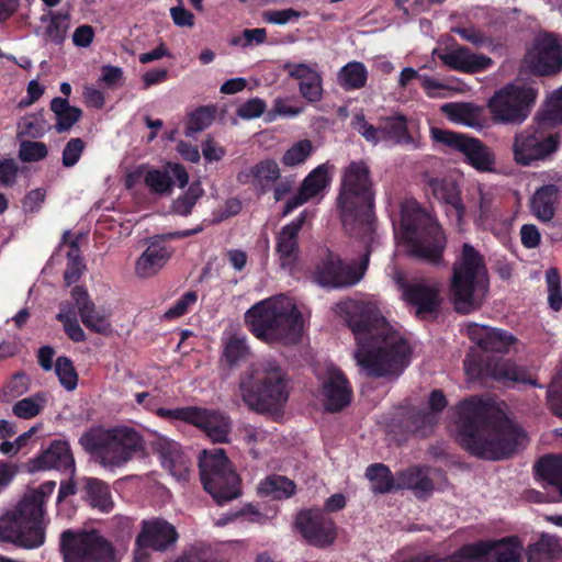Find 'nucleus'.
<instances>
[{"mask_svg":"<svg viewBox=\"0 0 562 562\" xmlns=\"http://www.w3.org/2000/svg\"><path fill=\"white\" fill-rule=\"evenodd\" d=\"M323 403L327 411L338 412L350 403L351 387L342 372L328 366L322 383Z\"/></svg>","mask_w":562,"mask_h":562,"instance_id":"bb28decb","label":"nucleus"},{"mask_svg":"<svg viewBox=\"0 0 562 562\" xmlns=\"http://www.w3.org/2000/svg\"><path fill=\"white\" fill-rule=\"evenodd\" d=\"M281 171L277 161L265 159L238 172L237 180L243 184H251L266 192L280 178Z\"/></svg>","mask_w":562,"mask_h":562,"instance_id":"72a5a7b5","label":"nucleus"},{"mask_svg":"<svg viewBox=\"0 0 562 562\" xmlns=\"http://www.w3.org/2000/svg\"><path fill=\"white\" fill-rule=\"evenodd\" d=\"M302 13L294 9L270 10L263 13L266 22L277 25H284L290 21L300 19Z\"/></svg>","mask_w":562,"mask_h":562,"instance_id":"774afa93","label":"nucleus"},{"mask_svg":"<svg viewBox=\"0 0 562 562\" xmlns=\"http://www.w3.org/2000/svg\"><path fill=\"white\" fill-rule=\"evenodd\" d=\"M245 321L250 331L268 344H295L302 335V314L285 295L258 302L246 312Z\"/></svg>","mask_w":562,"mask_h":562,"instance_id":"20e7f679","label":"nucleus"},{"mask_svg":"<svg viewBox=\"0 0 562 562\" xmlns=\"http://www.w3.org/2000/svg\"><path fill=\"white\" fill-rule=\"evenodd\" d=\"M456 424L461 445L480 458L503 459L527 442L524 430L492 403L477 397L458 405Z\"/></svg>","mask_w":562,"mask_h":562,"instance_id":"f03ea898","label":"nucleus"},{"mask_svg":"<svg viewBox=\"0 0 562 562\" xmlns=\"http://www.w3.org/2000/svg\"><path fill=\"white\" fill-rule=\"evenodd\" d=\"M306 213H301L276 235V258L280 269L291 272L300 257L299 233L305 222Z\"/></svg>","mask_w":562,"mask_h":562,"instance_id":"412c9836","label":"nucleus"},{"mask_svg":"<svg viewBox=\"0 0 562 562\" xmlns=\"http://www.w3.org/2000/svg\"><path fill=\"white\" fill-rule=\"evenodd\" d=\"M47 147L44 143L23 140L20 144L19 157L22 161L31 162L44 159L47 156Z\"/></svg>","mask_w":562,"mask_h":562,"instance_id":"052dcab7","label":"nucleus"},{"mask_svg":"<svg viewBox=\"0 0 562 562\" xmlns=\"http://www.w3.org/2000/svg\"><path fill=\"white\" fill-rule=\"evenodd\" d=\"M488 291L487 269L483 256L470 244L462 246L452 267L450 299L457 312L479 310Z\"/></svg>","mask_w":562,"mask_h":562,"instance_id":"6e6552de","label":"nucleus"},{"mask_svg":"<svg viewBox=\"0 0 562 562\" xmlns=\"http://www.w3.org/2000/svg\"><path fill=\"white\" fill-rule=\"evenodd\" d=\"M50 125L42 114L26 115L18 123V135L20 137L38 138L48 132Z\"/></svg>","mask_w":562,"mask_h":562,"instance_id":"09e8293b","label":"nucleus"},{"mask_svg":"<svg viewBox=\"0 0 562 562\" xmlns=\"http://www.w3.org/2000/svg\"><path fill=\"white\" fill-rule=\"evenodd\" d=\"M33 470H58L75 472V459L65 440H55L33 461Z\"/></svg>","mask_w":562,"mask_h":562,"instance_id":"473e14b6","label":"nucleus"},{"mask_svg":"<svg viewBox=\"0 0 562 562\" xmlns=\"http://www.w3.org/2000/svg\"><path fill=\"white\" fill-rule=\"evenodd\" d=\"M440 60L451 69L463 72H476L492 65V59L471 53L467 47L458 46L439 55Z\"/></svg>","mask_w":562,"mask_h":562,"instance_id":"f704fd0d","label":"nucleus"},{"mask_svg":"<svg viewBox=\"0 0 562 562\" xmlns=\"http://www.w3.org/2000/svg\"><path fill=\"white\" fill-rule=\"evenodd\" d=\"M515 344L516 338L513 335L504 330L492 328L483 350L496 353H508Z\"/></svg>","mask_w":562,"mask_h":562,"instance_id":"864d4df0","label":"nucleus"},{"mask_svg":"<svg viewBox=\"0 0 562 562\" xmlns=\"http://www.w3.org/2000/svg\"><path fill=\"white\" fill-rule=\"evenodd\" d=\"M198 295L194 291L186 292L164 314L165 319H176L186 315L196 303Z\"/></svg>","mask_w":562,"mask_h":562,"instance_id":"13d9d810","label":"nucleus"},{"mask_svg":"<svg viewBox=\"0 0 562 562\" xmlns=\"http://www.w3.org/2000/svg\"><path fill=\"white\" fill-rule=\"evenodd\" d=\"M50 110L56 116L55 128L61 133L71 128L81 117V110L77 106H71L67 99L54 98L50 102Z\"/></svg>","mask_w":562,"mask_h":562,"instance_id":"ea45409f","label":"nucleus"},{"mask_svg":"<svg viewBox=\"0 0 562 562\" xmlns=\"http://www.w3.org/2000/svg\"><path fill=\"white\" fill-rule=\"evenodd\" d=\"M540 115L551 125L562 123V88L548 99Z\"/></svg>","mask_w":562,"mask_h":562,"instance_id":"6e6d98bb","label":"nucleus"},{"mask_svg":"<svg viewBox=\"0 0 562 562\" xmlns=\"http://www.w3.org/2000/svg\"><path fill=\"white\" fill-rule=\"evenodd\" d=\"M55 487V481H46L27 492L14 510L4 514L0 518V542H12L25 549L41 547L45 541L41 525L44 505Z\"/></svg>","mask_w":562,"mask_h":562,"instance_id":"39448f33","label":"nucleus"},{"mask_svg":"<svg viewBox=\"0 0 562 562\" xmlns=\"http://www.w3.org/2000/svg\"><path fill=\"white\" fill-rule=\"evenodd\" d=\"M45 404V395L35 394L16 402L12 407V412L19 418L30 419L38 415Z\"/></svg>","mask_w":562,"mask_h":562,"instance_id":"3c124183","label":"nucleus"},{"mask_svg":"<svg viewBox=\"0 0 562 562\" xmlns=\"http://www.w3.org/2000/svg\"><path fill=\"white\" fill-rule=\"evenodd\" d=\"M69 16L67 13H54L49 11L47 14L41 16L42 23H47V27L45 31V36L50 42L56 44H60L66 35V32L69 27L68 23Z\"/></svg>","mask_w":562,"mask_h":562,"instance_id":"a18cd8bd","label":"nucleus"},{"mask_svg":"<svg viewBox=\"0 0 562 562\" xmlns=\"http://www.w3.org/2000/svg\"><path fill=\"white\" fill-rule=\"evenodd\" d=\"M464 370L467 374L472 379L482 374H486L495 380L504 382L533 383L530 379L527 378V372L525 369L517 367L509 360L488 363L483 372L482 368L476 362H474L470 356H468L464 360Z\"/></svg>","mask_w":562,"mask_h":562,"instance_id":"cd10ccee","label":"nucleus"},{"mask_svg":"<svg viewBox=\"0 0 562 562\" xmlns=\"http://www.w3.org/2000/svg\"><path fill=\"white\" fill-rule=\"evenodd\" d=\"M85 482L90 505L101 512H110L113 508V501L108 485L92 477H87Z\"/></svg>","mask_w":562,"mask_h":562,"instance_id":"37998d69","label":"nucleus"},{"mask_svg":"<svg viewBox=\"0 0 562 562\" xmlns=\"http://www.w3.org/2000/svg\"><path fill=\"white\" fill-rule=\"evenodd\" d=\"M136 175L143 178L146 187L155 194L170 193L173 184L183 188L189 181L184 167L172 162H168L162 169L140 166Z\"/></svg>","mask_w":562,"mask_h":562,"instance_id":"5701e85b","label":"nucleus"},{"mask_svg":"<svg viewBox=\"0 0 562 562\" xmlns=\"http://www.w3.org/2000/svg\"><path fill=\"white\" fill-rule=\"evenodd\" d=\"M82 448L104 468H120L144 449L140 434L128 426L94 427L79 439Z\"/></svg>","mask_w":562,"mask_h":562,"instance_id":"1a4fd4ad","label":"nucleus"},{"mask_svg":"<svg viewBox=\"0 0 562 562\" xmlns=\"http://www.w3.org/2000/svg\"><path fill=\"white\" fill-rule=\"evenodd\" d=\"M258 493L274 499L289 498L295 493V484L283 475L272 474L259 483Z\"/></svg>","mask_w":562,"mask_h":562,"instance_id":"58836bf2","label":"nucleus"},{"mask_svg":"<svg viewBox=\"0 0 562 562\" xmlns=\"http://www.w3.org/2000/svg\"><path fill=\"white\" fill-rule=\"evenodd\" d=\"M250 353L249 347L246 341V337L232 334L224 344L223 358L224 360L234 366L240 361H244Z\"/></svg>","mask_w":562,"mask_h":562,"instance_id":"de8ad7c7","label":"nucleus"},{"mask_svg":"<svg viewBox=\"0 0 562 562\" xmlns=\"http://www.w3.org/2000/svg\"><path fill=\"white\" fill-rule=\"evenodd\" d=\"M536 471L548 491L546 495L532 492L536 502H562V456H548L539 460Z\"/></svg>","mask_w":562,"mask_h":562,"instance_id":"a878e982","label":"nucleus"},{"mask_svg":"<svg viewBox=\"0 0 562 562\" xmlns=\"http://www.w3.org/2000/svg\"><path fill=\"white\" fill-rule=\"evenodd\" d=\"M441 111L457 124L470 127L479 125V110L470 103H446Z\"/></svg>","mask_w":562,"mask_h":562,"instance_id":"79ce46f5","label":"nucleus"},{"mask_svg":"<svg viewBox=\"0 0 562 562\" xmlns=\"http://www.w3.org/2000/svg\"><path fill=\"white\" fill-rule=\"evenodd\" d=\"M522 543L517 537H507L501 540L479 541L464 546L463 552L479 555L485 562H519Z\"/></svg>","mask_w":562,"mask_h":562,"instance_id":"4be33fe9","label":"nucleus"},{"mask_svg":"<svg viewBox=\"0 0 562 562\" xmlns=\"http://www.w3.org/2000/svg\"><path fill=\"white\" fill-rule=\"evenodd\" d=\"M370 250L367 248L358 263L345 265L331 252H328L317 266L314 279L325 288H344L358 283L368 267Z\"/></svg>","mask_w":562,"mask_h":562,"instance_id":"2eb2a0df","label":"nucleus"},{"mask_svg":"<svg viewBox=\"0 0 562 562\" xmlns=\"http://www.w3.org/2000/svg\"><path fill=\"white\" fill-rule=\"evenodd\" d=\"M374 195L367 162L351 161L342 171L337 205L346 231L359 236L366 245L373 240Z\"/></svg>","mask_w":562,"mask_h":562,"instance_id":"7ed1b4c3","label":"nucleus"},{"mask_svg":"<svg viewBox=\"0 0 562 562\" xmlns=\"http://www.w3.org/2000/svg\"><path fill=\"white\" fill-rule=\"evenodd\" d=\"M548 285V301L552 310L559 311L562 307V292L560 288V277L555 269H549L546 272Z\"/></svg>","mask_w":562,"mask_h":562,"instance_id":"680f3d73","label":"nucleus"},{"mask_svg":"<svg viewBox=\"0 0 562 562\" xmlns=\"http://www.w3.org/2000/svg\"><path fill=\"white\" fill-rule=\"evenodd\" d=\"M267 104L262 99L252 98L241 103L236 113L244 120H252L259 117L266 110Z\"/></svg>","mask_w":562,"mask_h":562,"instance_id":"0e129e2a","label":"nucleus"},{"mask_svg":"<svg viewBox=\"0 0 562 562\" xmlns=\"http://www.w3.org/2000/svg\"><path fill=\"white\" fill-rule=\"evenodd\" d=\"M171 255L172 250L162 244V239L159 236L155 237L136 260V276L143 279L156 276L166 266Z\"/></svg>","mask_w":562,"mask_h":562,"instance_id":"7c9ffc66","label":"nucleus"},{"mask_svg":"<svg viewBox=\"0 0 562 562\" xmlns=\"http://www.w3.org/2000/svg\"><path fill=\"white\" fill-rule=\"evenodd\" d=\"M54 368L60 384L68 391L75 390L78 384V374L71 360L67 357H58Z\"/></svg>","mask_w":562,"mask_h":562,"instance_id":"5fc2aeb1","label":"nucleus"},{"mask_svg":"<svg viewBox=\"0 0 562 562\" xmlns=\"http://www.w3.org/2000/svg\"><path fill=\"white\" fill-rule=\"evenodd\" d=\"M429 188L440 203L449 205L454 211L456 217L460 222L464 215V206L457 183L450 179H431Z\"/></svg>","mask_w":562,"mask_h":562,"instance_id":"c9c22d12","label":"nucleus"},{"mask_svg":"<svg viewBox=\"0 0 562 562\" xmlns=\"http://www.w3.org/2000/svg\"><path fill=\"white\" fill-rule=\"evenodd\" d=\"M396 488H408L422 498L431 494L434 486L426 469L411 468L398 473Z\"/></svg>","mask_w":562,"mask_h":562,"instance_id":"e433bc0d","label":"nucleus"},{"mask_svg":"<svg viewBox=\"0 0 562 562\" xmlns=\"http://www.w3.org/2000/svg\"><path fill=\"white\" fill-rule=\"evenodd\" d=\"M65 562H115L111 543L95 531L63 532L60 540Z\"/></svg>","mask_w":562,"mask_h":562,"instance_id":"4468645a","label":"nucleus"},{"mask_svg":"<svg viewBox=\"0 0 562 562\" xmlns=\"http://www.w3.org/2000/svg\"><path fill=\"white\" fill-rule=\"evenodd\" d=\"M559 190L549 184L538 189L531 198L530 207L532 214L541 222H550L555 212Z\"/></svg>","mask_w":562,"mask_h":562,"instance_id":"4c0bfd02","label":"nucleus"},{"mask_svg":"<svg viewBox=\"0 0 562 562\" xmlns=\"http://www.w3.org/2000/svg\"><path fill=\"white\" fill-rule=\"evenodd\" d=\"M240 395L248 407L258 413H272L289 398L286 374L280 363L265 358L241 376Z\"/></svg>","mask_w":562,"mask_h":562,"instance_id":"0eeeda50","label":"nucleus"},{"mask_svg":"<svg viewBox=\"0 0 562 562\" xmlns=\"http://www.w3.org/2000/svg\"><path fill=\"white\" fill-rule=\"evenodd\" d=\"M559 553L558 540L550 536H542L539 541L529 547L528 562H550Z\"/></svg>","mask_w":562,"mask_h":562,"instance_id":"49530a36","label":"nucleus"},{"mask_svg":"<svg viewBox=\"0 0 562 562\" xmlns=\"http://www.w3.org/2000/svg\"><path fill=\"white\" fill-rule=\"evenodd\" d=\"M524 64L537 75L555 74L562 69V47L551 35H540L526 53Z\"/></svg>","mask_w":562,"mask_h":562,"instance_id":"a211bd4d","label":"nucleus"},{"mask_svg":"<svg viewBox=\"0 0 562 562\" xmlns=\"http://www.w3.org/2000/svg\"><path fill=\"white\" fill-rule=\"evenodd\" d=\"M313 150L314 147L310 139L299 140L285 150L281 161L286 167L302 165L312 155Z\"/></svg>","mask_w":562,"mask_h":562,"instance_id":"8fccbe9b","label":"nucleus"},{"mask_svg":"<svg viewBox=\"0 0 562 562\" xmlns=\"http://www.w3.org/2000/svg\"><path fill=\"white\" fill-rule=\"evenodd\" d=\"M201 194L202 190L199 188V186H191L183 195L173 201V212L182 216L189 215Z\"/></svg>","mask_w":562,"mask_h":562,"instance_id":"4d7b16f0","label":"nucleus"},{"mask_svg":"<svg viewBox=\"0 0 562 562\" xmlns=\"http://www.w3.org/2000/svg\"><path fill=\"white\" fill-rule=\"evenodd\" d=\"M71 300L78 307L81 322L89 330L105 336L113 331L110 322L111 311L102 306H95L85 288L75 286L71 290Z\"/></svg>","mask_w":562,"mask_h":562,"instance_id":"b1692460","label":"nucleus"},{"mask_svg":"<svg viewBox=\"0 0 562 562\" xmlns=\"http://www.w3.org/2000/svg\"><path fill=\"white\" fill-rule=\"evenodd\" d=\"M447 406V400L443 393L439 390H434L429 396L430 412L418 414L417 418L420 419L423 426H431L436 422V414L441 412Z\"/></svg>","mask_w":562,"mask_h":562,"instance_id":"bf43d9fd","label":"nucleus"},{"mask_svg":"<svg viewBox=\"0 0 562 562\" xmlns=\"http://www.w3.org/2000/svg\"><path fill=\"white\" fill-rule=\"evenodd\" d=\"M156 450L160 457L162 467L178 481L189 477V460L181 451L179 443L167 438L159 437L156 441Z\"/></svg>","mask_w":562,"mask_h":562,"instance_id":"2f4dec72","label":"nucleus"},{"mask_svg":"<svg viewBox=\"0 0 562 562\" xmlns=\"http://www.w3.org/2000/svg\"><path fill=\"white\" fill-rule=\"evenodd\" d=\"M368 70L360 61H349L338 72V83L345 90H356L366 86Z\"/></svg>","mask_w":562,"mask_h":562,"instance_id":"a19ab883","label":"nucleus"},{"mask_svg":"<svg viewBox=\"0 0 562 562\" xmlns=\"http://www.w3.org/2000/svg\"><path fill=\"white\" fill-rule=\"evenodd\" d=\"M146 409L155 413L158 417L167 420H181L191 424L194 406L164 408L158 407L157 402L149 401Z\"/></svg>","mask_w":562,"mask_h":562,"instance_id":"603ef678","label":"nucleus"},{"mask_svg":"<svg viewBox=\"0 0 562 562\" xmlns=\"http://www.w3.org/2000/svg\"><path fill=\"white\" fill-rule=\"evenodd\" d=\"M191 424L201 428L213 442L228 441L232 420L223 412L194 406Z\"/></svg>","mask_w":562,"mask_h":562,"instance_id":"c85d7f7f","label":"nucleus"},{"mask_svg":"<svg viewBox=\"0 0 562 562\" xmlns=\"http://www.w3.org/2000/svg\"><path fill=\"white\" fill-rule=\"evenodd\" d=\"M351 126L373 146L383 143L386 146L418 147V142L408 131L407 119L402 114L381 117L378 126H374L366 120L364 113L359 111L353 114Z\"/></svg>","mask_w":562,"mask_h":562,"instance_id":"f8f14e48","label":"nucleus"},{"mask_svg":"<svg viewBox=\"0 0 562 562\" xmlns=\"http://www.w3.org/2000/svg\"><path fill=\"white\" fill-rule=\"evenodd\" d=\"M402 290V299L406 304L415 307L416 315L425 316L436 312L440 305V285L438 282H429L424 279L409 283L398 281Z\"/></svg>","mask_w":562,"mask_h":562,"instance_id":"aec40b11","label":"nucleus"},{"mask_svg":"<svg viewBox=\"0 0 562 562\" xmlns=\"http://www.w3.org/2000/svg\"><path fill=\"white\" fill-rule=\"evenodd\" d=\"M284 69L291 78L299 81L301 95L308 102H317L323 95L322 76L316 64L286 63Z\"/></svg>","mask_w":562,"mask_h":562,"instance_id":"c756f323","label":"nucleus"},{"mask_svg":"<svg viewBox=\"0 0 562 562\" xmlns=\"http://www.w3.org/2000/svg\"><path fill=\"white\" fill-rule=\"evenodd\" d=\"M548 126L552 125L539 115L531 125L515 134L512 150L516 164L530 166L557 149V138L547 133Z\"/></svg>","mask_w":562,"mask_h":562,"instance_id":"ddd939ff","label":"nucleus"},{"mask_svg":"<svg viewBox=\"0 0 562 562\" xmlns=\"http://www.w3.org/2000/svg\"><path fill=\"white\" fill-rule=\"evenodd\" d=\"M200 473L204 490L222 505L240 495V479L221 448L203 450Z\"/></svg>","mask_w":562,"mask_h":562,"instance_id":"9d476101","label":"nucleus"},{"mask_svg":"<svg viewBox=\"0 0 562 562\" xmlns=\"http://www.w3.org/2000/svg\"><path fill=\"white\" fill-rule=\"evenodd\" d=\"M355 336L357 366L369 376H397L411 361L407 340L381 314L373 297L346 300L335 306Z\"/></svg>","mask_w":562,"mask_h":562,"instance_id":"f257e3e1","label":"nucleus"},{"mask_svg":"<svg viewBox=\"0 0 562 562\" xmlns=\"http://www.w3.org/2000/svg\"><path fill=\"white\" fill-rule=\"evenodd\" d=\"M395 232L411 256L432 265L440 263L446 236L437 220L417 201L405 200L402 203L400 227Z\"/></svg>","mask_w":562,"mask_h":562,"instance_id":"423d86ee","label":"nucleus"},{"mask_svg":"<svg viewBox=\"0 0 562 562\" xmlns=\"http://www.w3.org/2000/svg\"><path fill=\"white\" fill-rule=\"evenodd\" d=\"M366 476L370 481L374 493H387L396 488V481H394L390 469L382 463L369 465Z\"/></svg>","mask_w":562,"mask_h":562,"instance_id":"c03bdc74","label":"nucleus"},{"mask_svg":"<svg viewBox=\"0 0 562 562\" xmlns=\"http://www.w3.org/2000/svg\"><path fill=\"white\" fill-rule=\"evenodd\" d=\"M213 121V113L206 108H201L194 111L189 120L187 127V135L192 136L193 134L203 131L211 125Z\"/></svg>","mask_w":562,"mask_h":562,"instance_id":"e2e57ef3","label":"nucleus"},{"mask_svg":"<svg viewBox=\"0 0 562 562\" xmlns=\"http://www.w3.org/2000/svg\"><path fill=\"white\" fill-rule=\"evenodd\" d=\"M295 526L310 546L319 549L330 547L337 538L335 522L319 510L301 512L296 516Z\"/></svg>","mask_w":562,"mask_h":562,"instance_id":"6ab92c4d","label":"nucleus"},{"mask_svg":"<svg viewBox=\"0 0 562 562\" xmlns=\"http://www.w3.org/2000/svg\"><path fill=\"white\" fill-rule=\"evenodd\" d=\"M537 98V91L524 83H508L497 90L488 101L492 119L496 123L518 125L526 121Z\"/></svg>","mask_w":562,"mask_h":562,"instance_id":"9b49d317","label":"nucleus"},{"mask_svg":"<svg viewBox=\"0 0 562 562\" xmlns=\"http://www.w3.org/2000/svg\"><path fill=\"white\" fill-rule=\"evenodd\" d=\"M178 539L176 528L161 518L143 521L136 538L134 562H148V549L165 551Z\"/></svg>","mask_w":562,"mask_h":562,"instance_id":"f3484780","label":"nucleus"},{"mask_svg":"<svg viewBox=\"0 0 562 562\" xmlns=\"http://www.w3.org/2000/svg\"><path fill=\"white\" fill-rule=\"evenodd\" d=\"M85 143L81 138H71L63 150V165L67 168L75 166L83 151Z\"/></svg>","mask_w":562,"mask_h":562,"instance_id":"69168bd1","label":"nucleus"},{"mask_svg":"<svg viewBox=\"0 0 562 562\" xmlns=\"http://www.w3.org/2000/svg\"><path fill=\"white\" fill-rule=\"evenodd\" d=\"M333 168V165L329 162L314 168L302 181L297 193L286 201L284 213L288 214L313 199L322 198L323 191L330 183Z\"/></svg>","mask_w":562,"mask_h":562,"instance_id":"393cba45","label":"nucleus"},{"mask_svg":"<svg viewBox=\"0 0 562 562\" xmlns=\"http://www.w3.org/2000/svg\"><path fill=\"white\" fill-rule=\"evenodd\" d=\"M431 137L464 154L469 164L480 171H490L494 165V157L490 149L480 140L462 134L432 127Z\"/></svg>","mask_w":562,"mask_h":562,"instance_id":"dca6fc26","label":"nucleus"},{"mask_svg":"<svg viewBox=\"0 0 562 562\" xmlns=\"http://www.w3.org/2000/svg\"><path fill=\"white\" fill-rule=\"evenodd\" d=\"M239 431L243 440L250 447L261 445L270 438V434L267 430L252 425H245Z\"/></svg>","mask_w":562,"mask_h":562,"instance_id":"338daca9","label":"nucleus"}]
</instances>
